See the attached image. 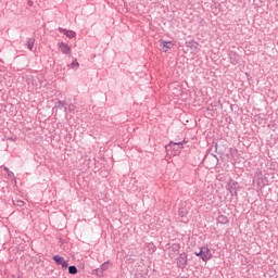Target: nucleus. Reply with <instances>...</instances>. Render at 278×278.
Here are the masks:
<instances>
[{
  "label": "nucleus",
  "instance_id": "obj_9",
  "mask_svg": "<svg viewBox=\"0 0 278 278\" xmlns=\"http://www.w3.org/2000/svg\"><path fill=\"white\" fill-rule=\"evenodd\" d=\"M35 43H36V38H28V40L26 42L27 49H29V51H34Z\"/></svg>",
  "mask_w": 278,
  "mask_h": 278
},
{
  "label": "nucleus",
  "instance_id": "obj_13",
  "mask_svg": "<svg viewBox=\"0 0 278 278\" xmlns=\"http://www.w3.org/2000/svg\"><path fill=\"white\" fill-rule=\"evenodd\" d=\"M172 249H173V251L179 252V250L181 249V244H179V243H174V244L172 245Z\"/></svg>",
  "mask_w": 278,
  "mask_h": 278
},
{
  "label": "nucleus",
  "instance_id": "obj_18",
  "mask_svg": "<svg viewBox=\"0 0 278 278\" xmlns=\"http://www.w3.org/2000/svg\"><path fill=\"white\" fill-rule=\"evenodd\" d=\"M232 186H238V182H237V181H233V182H232Z\"/></svg>",
  "mask_w": 278,
  "mask_h": 278
},
{
  "label": "nucleus",
  "instance_id": "obj_11",
  "mask_svg": "<svg viewBox=\"0 0 278 278\" xmlns=\"http://www.w3.org/2000/svg\"><path fill=\"white\" fill-rule=\"evenodd\" d=\"M70 275H77V267L75 265H72L68 267Z\"/></svg>",
  "mask_w": 278,
  "mask_h": 278
},
{
  "label": "nucleus",
  "instance_id": "obj_19",
  "mask_svg": "<svg viewBox=\"0 0 278 278\" xmlns=\"http://www.w3.org/2000/svg\"><path fill=\"white\" fill-rule=\"evenodd\" d=\"M174 144H181V142H179V143H174Z\"/></svg>",
  "mask_w": 278,
  "mask_h": 278
},
{
  "label": "nucleus",
  "instance_id": "obj_8",
  "mask_svg": "<svg viewBox=\"0 0 278 278\" xmlns=\"http://www.w3.org/2000/svg\"><path fill=\"white\" fill-rule=\"evenodd\" d=\"M217 223H220V225H227L229 223V217L226 215H219L217 217Z\"/></svg>",
  "mask_w": 278,
  "mask_h": 278
},
{
  "label": "nucleus",
  "instance_id": "obj_14",
  "mask_svg": "<svg viewBox=\"0 0 278 278\" xmlns=\"http://www.w3.org/2000/svg\"><path fill=\"white\" fill-rule=\"evenodd\" d=\"M3 170H5V173H8L9 177H14V173L10 172V168L3 167Z\"/></svg>",
  "mask_w": 278,
  "mask_h": 278
},
{
  "label": "nucleus",
  "instance_id": "obj_4",
  "mask_svg": "<svg viewBox=\"0 0 278 278\" xmlns=\"http://www.w3.org/2000/svg\"><path fill=\"white\" fill-rule=\"evenodd\" d=\"M53 261L55 262V264H58V266H62V268H68V261H64V257L60 255H54Z\"/></svg>",
  "mask_w": 278,
  "mask_h": 278
},
{
  "label": "nucleus",
  "instance_id": "obj_6",
  "mask_svg": "<svg viewBox=\"0 0 278 278\" xmlns=\"http://www.w3.org/2000/svg\"><path fill=\"white\" fill-rule=\"evenodd\" d=\"M175 47V43L173 41H162V49L164 53H168L169 49H173Z\"/></svg>",
  "mask_w": 278,
  "mask_h": 278
},
{
  "label": "nucleus",
  "instance_id": "obj_16",
  "mask_svg": "<svg viewBox=\"0 0 278 278\" xmlns=\"http://www.w3.org/2000/svg\"><path fill=\"white\" fill-rule=\"evenodd\" d=\"M149 247H151L150 249H151L152 253H155V245L149 244Z\"/></svg>",
  "mask_w": 278,
  "mask_h": 278
},
{
  "label": "nucleus",
  "instance_id": "obj_1",
  "mask_svg": "<svg viewBox=\"0 0 278 278\" xmlns=\"http://www.w3.org/2000/svg\"><path fill=\"white\" fill-rule=\"evenodd\" d=\"M197 257H201L202 262H210L212 260V251L208 247H202L199 252H195Z\"/></svg>",
  "mask_w": 278,
  "mask_h": 278
},
{
  "label": "nucleus",
  "instance_id": "obj_17",
  "mask_svg": "<svg viewBox=\"0 0 278 278\" xmlns=\"http://www.w3.org/2000/svg\"><path fill=\"white\" fill-rule=\"evenodd\" d=\"M28 5L31 8V5H34V2L31 0H28Z\"/></svg>",
  "mask_w": 278,
  "mask_h": 278
},
{
  "label": "nucleus",
  "instance_id": "obj_7",
  "mask_svg": "<svg viewBox=\"0 0 278 278\" xmlns=\"http://www.w3.org/2000/svg\"><path fill=\"white\" fill-rule=\"evenodd\" d=\"M59 31L61 34H64L67 38L72 39V38H75V36H77V34L73 30H67V29H64V28H59Z\"/></svg>",
  "mask_w": 278,
  "mask_h": 278
},
{
  "label": "nucleus",
  "instance_id": "obj_3",
  "mask_svg": "<svg viewBox=\"0 0 278 278\" xmlns=\"http://www.w3.org/2000/svg\"><path fill=\"white\" fill-rule=\"evenodd\" d=\"M176 264L178 268H181V270H184V268L188 266V254L186 252L180 253L177 257Z\"/></svg>",
  "mask_w": 278,
  "mask_h": 278
},
{
  "label": "nucleus",
  "instance_id": "obj_12",
  "mask_svg": "<svg viewBox=\"0 0 278 278\" xmlns=\"http://www.w3.org/2000/svg\"><path fill=\"white\" fill-rule=\"evenodd\" d=\"M14 205H17V207H23V205H25V202L23 200H16L13 201Z\"/></svg>",
  "mask_w": 278,
  "mask_h": 278
},
{
  "label": "nucleus",
  "instance_id": "obj_10",
  "mask_svg": "<svg viewBox=\"0 0 278 278\" xmlns=\"http://www.w3.org/2000/svg\"><path fill=\"white\" fill-rule=\"evenodd\" d=\"M70 68H74V70H77L79 68V62H77V59H75L71 65H68Z\"/></svg>",
  "mask_w": 278,
  "mask_h": 278
},
{
  "label": "nucleus",
  "instance_id": "obj_2",
  "mask_svg": "<svg viewBox=\"0 0 278 278\" xmlns=\"http://www.w3.org/2000/svg\"><path fill=\"white\" fill-rule=\"evenodd\" d=\"M190 210H192V202L184 201L178 210V215L180 218H186L190 214Z\"/></svg>",
  "mask_w": 278,
  "mask_h": 278
},
{
  "label": "nucleus",
  "instance_id": "obj_15",
  "mask_svg": "<svg viewBox=\"0 0 278 278\" xmlns=\"http://www.w3.org/2000/svg\"><path fill=\"white\" fill-rule=\"evenodd\" d=\"M101 268H102V270H108V263H103V264L101 265Z\"/></svg>",
  "mask_w": 278,
  "mask_h": 278
},
{
  "label": "nucleus",
  "instance_id": "obj_5",
  "mask_svg": "<svg viewBox=\"0 0 278 278\" xmlns=\"http://www.w3.org/2000/svg\"><path fill=\"white\" fill-rule=\"evenodd\" d=\"M58 47L64 55H71L72 49L66 42H60Z\"/></svg>",
  "mask_w": 278,
  "mask_h": 278
}]
</instances>
